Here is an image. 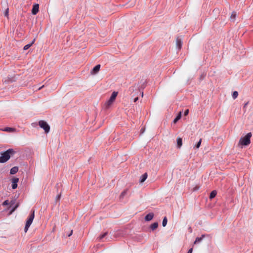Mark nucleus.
Returning a JSON list of instances; mask_svg holds the SVG:
<instances>
[{"label": "nucleus", "mask_w": 253, "mask_h": 253, "mask_svg": "<svg viewBox=\"0 0 253 253\" xmlns=\"http://www.w3.org/2000/svg\"><path fill=\"white\" fill-rule=\"evenodd\" d=\"M127 190H125L124 191H123L121 193V195H120V198H124V196L126 194V193H127Z\"/></svg>", "instance_id": "obj_20"}, {"label": "nucleus", "mask_w": 253, "mask_h": 253, "mask_svg": "<svg viewBox=\"0 0 253 253\" xmlns=\"http://www.w3.org/2000/svg\"><path fill=\"white\" fill-rule=\"evenodd\" d=\"M17 207H18V205H17L12 209V210L11 211V213H12L13 211H14Z\"/></svg>", "instance_id": "obj_29"}, {"label": "nucleus", "mask_w": 253, "mask_h": 253, "mask_svg": "<svg viewBox=\"0 0 253 253\" xmlns=\"http://www.w3.org/2000/svg\"><path fill=\"white\" fill-rule=\"evenodd\" d=\"M204 237L205 235H203L201 237H197L194 242V244L200 242Z\"/></svg>", "instance_id": "obj_19"}, {"label": "nucleus", "mask_w": 253, "mask_h": 253, "mask_svg": "<svg viewBox=\"0 0 253 253\" xmlns=\"http://www.w3.org/2000/svg\"><path fill=\"white\" fill-rule=\"evenodd\" d=\"M61 193H60V194H58V195L56 196V199H55V200H56V201H59V200H60V197H61Z\"/></svg>", "instance_id": "obj_27"}, {"label": "nucleus", "mask_w": 253, "mask_h": 253, "mask_svg": "<svg viewBox=\"0 0 253 253\" xmlns=\"http://www.w3.org/2000/svg\"><path fill=\"white\" fill-rule=\"evenodd\" d=\"M217 194V192L215 190L212 191L210 195V199H212L215 197Z\"/></svg>", "instance_id": "obj_14"}, {"label": "nucleus", "mask_w": 253, "mask_h": 253, "mask_svg": "<svg viewBox=\"0 0 253 253\" xmlns=\"http://www.w3.org/2000/svg\"><path fill=\"white\" fill-rule=\"evenodd\" d=\"M238 92L236 91H234L232 93V97L234 99H236L238 97Z\"/></svg>", "instance_id": "obj_22"}, {"label": "nucleus", "mask_w": 253, "mask_h": 253, "mask_svg": "<svg viewBox=\"0 0 253 253\" xmlns=\"http://www.w3.org/2000/svg\"><path fill=\"white\" fill-rule=\"evenodd\" d=\"M201 142H202V139H200L199 141L197 143V144L195 145V147H196V148H199L201 145Z\"/></svg>", "instance_id": "obj_26"}, {"label": "nucleus", "mask_w": 253, "mask_h": 253, "mask_svg": "<svg viewBox=\"0 0 253 253\" xmlns=\"http://www.w3.org/2000/svg\"><path fill=\"white\" fill-rule=\"evenodd\" d=\"M8 11L9 9L8 8H7L4 12V15L5 17L8 18Z\"/></svg>", "instance_id": "obj_25"}, {"label": "nucleus", "mask_w": 253, "mask_h": 253, "mask_svg": "<svg viewBox=\"0 0 253 253\" xmlns=\"http://www.w3.org/2000/svg\"><path fill=\"white\" fill-rule=\"evenodd\" d=\"M100 64H98L97 65H96L92 69V70L91 71V73L92 74H96L100 70Z\"/></svg>", "instance_id": "obj_8"}, {"label": "nucleus", "mask_w": 253, "mask_h": 253, "mask_svg": "<svg viewBox=\"0 0 253 253\" xmlns=\"http://www.w3.org/2000/svg\"><path fill=\"white\" fill-rule=\"evenodd\" d=\"M176 45L179 49L181 48L182 45V41L180 39L177 38L176 40Z\"/></svg>", "instance_id": "obj_11"}, {"label": "nucleus", "mask_w": 253, "mask_h": 253, "mask_svg": "<svg viewBox=\"0 0 253 253\" xmlns=\"http://www.w3.org/2000/svg\"><path fill=\"white\" fill-rule=\"evenodd\" d=\"M35 41V39H34L33 41L30 44H28L24 46L23 49L26 50L29 49L34 43Z\"/></svg>", "instance_id": "obj_13"}, {"label": "nucleus", "mask_w": 253, "mask_h": 253, "mask_svg": "<svg viewBox=\"0 0 253 253\" xmlns=\"http://www.w3.org/2000/svg\"><path fill=\"white\" fill-rule=\"evenodd\" d=\"M247 104H248V103H246L245 104L244 107H245V106H247Z\"/></svg>", "instance_id": "obj_35"}, {"label": "nucleus", "mask_w": 253, "mask_h": 253, "mask_svg": "<svg viewBox=\"0 0 253 253\" xmlns=\"http://www.w3.org/2000/svg\"><path fill=\"white\" fill-rule=\"evenodd\" d=\"M44 86V85H42V86L40 87L38 89L39 90H40L41 88H42Z\"/></svg>", "instance_id": "obj_34"}, {"label": "nucleus", "mask_w": 253, "mask_h": 253, "mask_svg": "<svg viewBox=\"0 0 253 253\" xmlns=\"http://www.w3.org/2000/svg\"><path fill=\"white\" fill-rule=\"evenodd\" d=\"M252 136L251 132H249L247 133V134L243 137L241 138L239 140L238 145H248L250 144L251 141L250 138Z\"/></svg>", "instance_id": "obj_2"}, {"label": "nucleus", "mask_w": 253, "mask_h": 253, "mask_svg": "<svg viewBox=\"0 0 253 253\" xmlns=\"http://www.w3.org/2000/svg\"><path fill=\"white\" fill-rule=\"evenodd\" d=\"M192 251H193V249L191 248V249H190L188 251V253H192Z\"/></svg>", "instance_id": "obj_32"}, {"label": "nucleus", "mask_w": 253, "mask_h": 253, "mask_svg": "<svg viewBox=\"0 0 253 253\" xmlns=\"http://www.w3.org/2000/svg\"><path fill=\"white\" fill-rule=\"evenodd\" d=\"M138 97H135V98L134 99V100H133L134 102H136L138 100Z\"/></svg>", "instance_id": "obj_31"}, {"label": "nucleus", "mask_w": 253, "mask_h": 253, "mask_svg": "<svg viewBox=\"0 0 253 253\" xmlns=\"http://www.w3.org/2000/svg\"><path fill=\"white\" fill-rule=\"evenodd\" d=\"M14 153L13 149H9L1 154L0 157V163H4L7 162L10 158L11 155Z\"/></svg>", "instance_id": "obj_1"}, {"label": "nucleus", "mask_w": 253, "mask_h": 253, "mask_svg": "<svg viewBox=\"0 0 253 253\" xmlns=\"http://www.w3.org/2000/svg\"><path fill=\"white\" fill-rule=\"evenodd\" d=\"M181 117V112H179L178 115L174 119L173 123L175 124L176 123L180 118Z\"/></svg>", "instance_id": "obj_18"}, {"label": "nucleus", "mask_w": 253, "mask_h": 253, "mask_svg": "<svg viewBox=\"0 0 253 253\" xmlns=\"http://www.w3.org/2000/svg\"><path fill=\"white\" fill-rule=\"evenodd\" d=\"M39 6L38 4H35L33 5L32 13L34 15H36L39 11Z\"/></svg>", "instance_id": "obj_7"}, {"label": "nucleus", "mask_w": 253, "mask_h": 253, "mask_svg": "<svg viewBox=\"0 0 253 253\" xmlns=\"http://www.w3.org/2000/svg\"><path fill=\"white\" fill-rule=\"evenodd\" d=\"M39 125L40 126L43 128L44 130V132L46 133H47L49 132L50 130V126L48 125V124L44 121L41 120L39 122Z\"/></svg>", "instance_id": "obj_5"}, {"label": "nucleus", "mask_w": 253, "mask_h": 253, "mask_svg": "<svg viewBox=\"0 0 253 253\" xmlns=\"http://www.w3.org/2000/svg\"><path fill=\"white\" fill-rule=\"evenodd\" d=\"M9 204V202L8 200H6L3 202L2 205L4 206L8 205Z\"/></svg>", "instance_id": "obj_28"}, {"label": "nucleus", "mask_w": 253, "mask_h": 253, "mask_svg": "<svg viewBox=\"0 0 253 253\" xmlns=\"http://www.w3.org/2000/svg\"><path fill=\"white\" fill-rule=\"evenodd\" d=\"M188 113H189V110L188 109L186 110L184 112V115L185 116H186L188 114Z\"/></svg>", "instance_id": "obj_30"}, {"label": "nucleus", "mask_w": 253, "mask_h": 253, "mask_svg": "<svg viewBox=\"0 0 253 253\" xmlns=\"http://www.w3.org/2000/svg\"><path fill=\"white\" fill-rule=\"evenodd\" d=\"M236 12H235V11H233L231 13V16H230V18L231 19L234 20L236 18Z\"/></svg>", "instance_id": "obj_23"}, {"label": "nucleus", "mask_w": 253, "mask_h": 253, "mask_svg": "<svg viewBox=\"0 0 253 253\" xmlns=\"http://www.w3.org/2000/svg\"><path fill=\"white\" fill-rule=\"evenodd\" d=\"M72 232H73V231H72H72H71V233H70V234H69L68 235V236H69H69H70L72 235Z\"/></svg>", "instance_id": "obj_33"}, {"label": "nucleus", "mask_w": 253, "mask_h": 253, "mask_svg": "<svg viewBox=\"0 0 253 253\" xmlns=\"http://www.w3.org/2000/svg\"><path fill=\"white\" fill-rule=\"evenodd\" d=\"M107 235V232H105L103 234L100 235L99 237V239L100 240H101L103 238H104Z\"/></svg>", "instance_id": "obj_24"}, {"label": "nucleus", "mask_w": 253, "mask_h": 253, "mask_svg": "<svg viewBox=\"0 0 253 253\" xmlns=\"http://www.w3.org/2000/svg\"><path fill=\"white\" fill-rule=\"evenodd\" d=\"M154 217V214L153 213H149L146 215L145 217V220L146 221H150Z\"/></svg>", "instance_id": "obj_9"}, {"label": "nucleus", "mask_w": 253, "mask_h": 253, "mask_svg": "<svg viewBox=\"0 0 253 253\" xmlns=\"http://www.w3.org/2000/svg\"><path fill=\"white\" fill-rule=\"evenodd\" d=\"M177 147L178 148H180L182 145V139L180 137H178L177 138Z\"/></svg>", "instance_id": "obj_10"}, {"label": "nucleus", "mask_w": 253, "mask_h": 253, "mask_svg": "<svg viewBox=\"0 0 253 253\" xmlns=\"http://www.w3.org/2000/svg\"><path fill=\"white\" fill-rule=\"evenodd\" d=\"M118 95V92L114 91L109 98V99L106 101L104 104V107L105 109H108L110 106L113 104L115 100L116 97Z\"/></svg>", "instance_id": "obj_4"}, {"label": "nucleus", "mask_w": 253, "mask_h": 253, "mask_svg": "<svg viewBox=\"0 0 253 253\" xmlns=\"http://www.w3.org/2000/svg\"><path fill=\"white\" fill-rule=\"evenodd\" d=\"M14 130H15L14 128H12V127H5L3 129H2L3 131H7V132H12V131H14Z\"/></svg>", "instance_id": "obj_16"}, {"label": "nucleus", "mask_w": 253, "mask_h": 253, "mask_svg": "<svg viewBox=\"0 0 253 253\" xmlns=\"http://www.w3.org/2000/svg\"><path fill=\"white\" fill-rule=\"evenodd\" d=\"M158 223L157 222H155L153 224H151V229L152 230H155L156 228H158Z\"/></svg>", "instance_id": "obj_15"}, {"label": "nucleus", "mask_w": 253, "mask_h": 253, "mask_svg": "<svg viewBox=\"0 0 253 253\" xmlns=\"http://www.w3.org/2000/svg\"><path fill=\"white\" fill-rule=\"evenodd\" d=\"M147 177V173H145L141 176V178L140 179V182L141 183L143 182L146 179Z\"/></svg>", "instance_id": "obj_17"}, {"label": "nucleus", "mask_w": 253, "mask_h": 253, "mask_svg": "<svg viewBox=\"0 0 253 253\" xmlns=\"http://www.w3.org/2000/svg\"><path fill=\"white\" fill-rule=\"evenodd\" d=\"M12 181V188L13 189H16L17 187V182L19 181V178H13L11 180Z\"/></svg>", "instance_id": "obj_6"}, {"label": "nucleus", "mask_w": 253, "mask_h": 253, "mask_svg": "<svg viewBox=\"0 0 253 253\" xmlns=\"http://www.w3.org/2000/svg\"><path fill=\"white\" fill-rule=\"evenodd\" d=\"M35 217V210H32L30 215L28 216V219L25 227V232H26L31 225Z\"/></svg>", "instance_id": "obj_3"}, {"label": "nucleus", "mask_w": 253, "mask_h": 253, "mask_svg": "<svg viewBox=\"0 0 253 253\" xmlns=\"http://www.w3.org/2000/svg\"><path fill=\"white\" fill-rule=\"evenodd\" d=\"M18 170V167H13L11 169H10V173L11 174H15Z\"/></svg>", "instance_id": "obj_12"}, {"label": "nucleus", "mask_w": 253, "mask_h": 253, "mask_svg": "<svg viewBox=\"0 0 253 253\" xmlns=\"http://www.w3.org/2000/svg\"><path fill=\"white\" fill-rule=\"evenodd\" d=\"M167 221H168V220H167V218L166 217H165L163 219V222H162V225L164 227H165L167 224Z\"/></svg>", "instance_id": "obj_21"}]
</instances>
